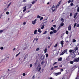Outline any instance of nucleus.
Instances as JSON below:
<instances>
[{
    "instance_id": "ddd939ff",
    "label": "nucleus",
    "mask_w": 79,
    "mask_h": 79,
    "mask_svg": "<svg viewBox=\"0 0 79 79\" xmlns=\"http://www.w3.org/2000/svg\"><path fill=\"white\" fill-rule=\"evenodd\" d=\"M47 19H45L43 21L44 23H47Z\"/></svg>"
},
{
    "instance_id": "4468645a",
    "label": "nucleus",
    "mask_w": 79,
    "mask_h": 79,
    "mask_svg": "<svg viewBox=\"0 0 79 79\" xmlns=\"http://www.w3.org/2000/svg\"><path fill=\"white\" fill-rule=\"evenodd\" d=\"M77 13H76L75 14L74 16L73 17L74 18H76V16H77Z\"/></svg>"
},
{
    "instance_id": "603ef678",
    "label": "nucleus",
    "mask_w": 79,
    "mask_h": 79,
    "mask_svg": "<svg viewBox=\"0 0 79 79\" xmlns=\"http://www.w3.org/2000/svg\"><path fill=\"white\" fill-rule=\"evenodd\" d=\"M77 12H79V7H78V8L77 9Z\"/></svg>"
},
{
    "instance_id": "aec40b11",
    "label": "nucleus",
    "mask_w": 79,
    "mask_h": 79,
    "mask_svg": "<svg viewBox=\"0 0 79 79\" xmlns=\"http://www.w3.org/2000/svg\"><path fill=\"white\" fill-rule=\"evenodd\" d=\"M70 5L71 6H73L74 5V4L73 2H71Z\"/></svg>"
},
{
    "instance_id": "6ab92c4d",
    "label": "nucleus",
    "mask_w": 79,
    "mask_h": 79,
    "mask_svg": "<svg viewBox=\"0 0 79 79\" xmlns=\"http://www.w3.org/2000/svg\"><path fill=\"white\" fill-rule=\"evenodd\" d=\"M53 31V32L54 33H56V32H57V31H56V30H54Z\"/></svg>"
},
{
    "instance_id": "ea45409f",
    "label": "nucleus",
    "mask_w": 79,
    "mask_h": 79,
    "mask_svg": "<svg viewBox=\"0 0 79 79\" xmlns=\"http://www.w3.org/2000/svg\"><path fill=\"white\" fill-rule=\"evenodd\" d=\"M44 19V17H41L40 19V21H41V20H42V19Z\"/></svg>"
},
{
    "instance_id": "e2e57ef3",
    "label": "nucleus",
    "mask_w": 79,
    "mask_h": 79,
    "mask_svg": "<svg viewBox=\"0 0 79 79\" xmlns=\"http://www.w3.org/2000/svg\"><path fill=\"white\" fill-rule=\"evenodd\" d=\"M26 47H25L23 48V50H26Z\"/></svg>"
},
{
    "instance_id": "8fccbe9b",
    "label": "nucleus",
    "mask_w": 79,
    "mask_h": 79,
    "mask_svg": "<svg viewBox=\"0 0 79 79\" xmlns=\"http://www.w3.org/2000/svg\"><path fill=\"white\" fill-rule=\"evenodd\" d=\"M72 15H73V13H71L70 14V16H72Z\"/></svg>"
},
{
    "instance_id": "9b49d317",
    "label": "nucleus",
    "mask_w": 79,
    "mask_h": 79,
    "mask_svg": "<svg viewBox=\"0 0 79 79\" xmlns=\"http://www.w3.org/2000/svg\"><path fill=\"white\" fill-rule=\"evenodd\" d=\"M73 54H74V53H75V55H76V54H77V53H76V50H74L73 52Z\"/></svg>"
},
{
    "instance_id": "20e7f679",
    "label": "nucleus",
    "mask_w": 79,
    "mask_h": 79,
    "mask_svg": "<svg viewBox=\"0 0 79 79\" xmlns=\"http://www.w3.org/2000/svg\"><path fill=\"white\" fill-rule=\"evenodd\" d=\"M61 3V1H59V2L58 3L56 6V8H58V6H59V5H60Z\"/></svg>"
},
{
    "instance_id": "5fc2aeb1",
    "label": "nucleus",
    "mask_w": 79,
    "mask_h": 79,
    "mask_svg": "<svg viewBox=\"0 0 79 79\" xmlns=\"http://www.w3.org/2000/svg\"><path fill=\"white\" fill-rule=\"evenodd\" d=\"M76 27H79V24H78Z\"/></svg>"
},
{
    "instance_id": "c03bdc74",
    "label": "nucleus",
    "mask_w": 79,
    "mask_h": 79,
    "mask_svg": "<svg viewBox=\"0 0 79 79\" xmlns=\"http://www.w3.org/2000/svg\"><path fill=\"white\" fill-rule=\"evenodd\" d=\"M11 5V2H10L8 5V6H7V8H9V6H10Z\"/></svg>"
},
{
    "instance_id": "680f3d73",
    "label": "nucleus",
    "mask_w": 79,
    "mask_h": 79,
    "mask_svg": "<svg viewBox=\"0 0 79 79\" xmlns=\"http://www.w3.org/2000/svg\"><path fill=\"white\" fill-rule=\"evenodd\" d=\"M0 79H4V77H1Z\"/></svg>"
},
{
    "instance_id": "393cba45",
    "label": "nucleus",
    "mask_w": 79,
    "mask_h": 79,
    "mask_svg": "<svg viewBox=\"0 0 79 79\" xmlns=\"http://www.w3.org/2000/svg\"><path fill=\"white\" fill-rule=\"evenodd\" d=\"M64 42V41H61L60 42V44L61 45V44H64V43H63Z\"/></svg>"
},
{
    "instance_id": "dca6fc26",
    "label": "nucleus",
    "mask_w": 79,
    "mask_h": 79,
    "mask_svg": "<svg viewBox=\"0 0 79 79\" xmlns=\"http://www.w3.org/2000/svg\"><path fill=\"white\" fill-rule=\"evenodd\" d=\"M27 56H28V54H26L24 57V59H26L27 58Z\"/></svg>"
},
{
    "instance_id": "bb28decb",
    "label": "nucleus",
    "mask_w": 79,
    "mask_h": 79,
    "mask_svg": "<svg viewBox=\"0 0 79 79\" xmlns=\"http://www.w3.org/2000/svg\"><path fill=\"white\" fill-rule=\"evenodd\" d=\"M73 43H74V42H76V40L75 39H73Z\"/></svg>"
},
{
    "instance_id": "f8f14e48",
    "label": "nucleus",
    "mask_w": 79,
    "mask_h": 79,
    "mask_svg": "<svg viewBox=\"0 0 79 79\" xmlns=\"http://www.w3.org/2000/svg\"><path fill=\"white\" fill-rule=\"evenodd\" d=\"M63 23H64V21H63L61 23V24H60V25H61V26L62 27H63V26H64V24Z\"/></svg>"
},
{
    "instance_id": "f704fd0d",
    "label": "nucleus",
    "mask_w": 79,
    "mask_h": 79,
    "mask_svg": "<svg viewBox=\"0 0 79 79\" xmlns=\"http://www.w3.org/2000/svg\"><path fill=\"white\" fill-rule=\"evenodd\" d=\"M20 52H19L18 54H17L16 56V57H17V56H18L19 55V54H20Z\"/></svg>"
},
{
    "instance_id": "f257e3e1",
    "label": "nucleus",
    "mask_w": 79,
    "mask_h": 79,
    "mask_svg": "<svg viewBox=\"0 0 79 79\" xmlns=\"http://www.w3.org/2000/svg\"><path fill=\"white\" fill-rule=\"evenodd\" d=\"M68 51V49H65L64 52H63L60 54V55H64L66 52Z\"/></svg>"
},
{
    "instance_id": "412c9836",
    "label": "nucleus",
    "mask_w": 79,
    "mask_h": 79,
    "mask_svg": "<svg viewBox=\"0 0 79 79\" xmlns=\"http://www.w3.org/2000/svg\"><path fill=\"white\" fill-rule=\"evenodd\" d=\"M38 32H40V33H41L42 32V31L40 30V29H39L38 30Z\"/></svg>"
},
{
    "instance_id": "4be33fe9",
    "label": "nucleus",
    "mask_w": 79,
    "mask_h": 79,
    "mask_svg": "<svg viewBox=\"0 0 79 79\" xmlns=\"http://www.w3.org/2000/svg\"><path fill=\"white\" fill-rule=\"evenodd\" d=\"M78 50V47H77V46L75 47V50Z\"/></svg>"
},
{
    "instance_id": "423d86ee",
    "label": "nucleus",
    "mask_w": 79,
    "mask_h": 79,
    "mask_svg": "<svg viewBox=\"0 0 79 79\" xmlns=\"http://www.w3.org/2000/svg\"><path fill=\"white\" fill-rule=\"evenodd\" d=\"M68 30L69 31H71V25L70 24L68 27Z\"/></svg>"
},
{
    "instance_id": "c85d7f7f",
    "label": "nucleus",
    "mask_w": 79,
    "mask_h": 79,
    "mask_svg": "<svg viewBox=\"0 0 79 79\" xmlns=\"http://www.w3.org/2000/svg\"><path fill=\"white\" fill-rule=\"evenodd\" d=\"M39 50H40V49H39V48H38L36 49L35 50H36V51H39Z\"/></svg>"
},
{
    "instance_id": "338daca9",
    "label": "nucleus",
    "mask_w": 79,
    "mask_h": 79,
    "mask_svg": "<svg viewBox=\"0 0 79 79\" xmlns=\"http://www.w3.org/2000/svg\"><path fill=\"white\" fill-rule=\"evenodd\" d=\"M58 66H54V68H58Z\"/></svg>"
},
{
    "instance_id": "7c9ffc66",
    "label": "nucleus",
    "mask_w": 79,
    "mask_h": 79,
    "mask_svg": "<svg viewBox=\"0 0 79 79\" xmlns=\"http://www.w3.org/2000/svg\"><path fill=\"white\" fill-rule=\"evenodd\" d=\"M47 31H46L44 32L43 34H47Z\"/></svg>"
},
{
    "instance_id": "a18cd8bd",
    "label": "nucleus",
    "mask_w": 79,
    "mask_h": 79,
    "mask_svg": "<svg viewBox=\"0 0 79 79\" xmlns=\"http://www.w3.org/2000/svg\"><path fill=\"white\" fill-rule=\"evenodd\" d=\"M60 27H61V26H59V27H58V29H57V31H59V29H60Z\"/></svg>"
},
{
    "instance_id": "a19ab883",
    "label": "nucleus",
    "mask_w": 79,
    "mask_h": 79,
    "mask_svg": "<svg viewBox=\"0 0 79 79\" xmlns=\"http://www.w3.org/2000/svg\"><path fill=\"white\" fill-rule=\"evenodd\" d=\"M23 76H26V73H23Z\"/></svg>"
},
{
    "instance_id": "37998d69",
    "label": "nucleus",
    "mask_w": 79,
    "mask_h": 79,
    "mask_svg": "<svg viewBox=\"0 0 79 79\" xmlns=\"http://www.w3.org/2000/svg\"><path fill=\"white\" fill-rule=\"evenodd\" d=\"M36 40V41H37V40H38V38H36V39L34 38V40Z\"/></svg>"
},
{
    "instance_id": "473e14b6",
    "label": "nucleus",
    "mask_w": 79,
    "mask_h": 79,
    "mask_svg": "<svg viewBox=\"0 0 79 79\" xmlns=\"http://www.w3.org/2000/svg\"><path fill=\"white\" fill-rule=\"evenodd\" d=\"M57 45H58V44H55V45L54 46V47H55V48L56 47H57Z\"/></svg>"
},
{
    "instance_id": "0e129e2a",
    "label": "nucleus",
    "mask_w": 79,
    "mask_h": 79,
    "mask_svg": "<svg viewBox=\"0 0 79 79\" xmlns=\"http://www.w3.org/2000/svg\"><path fill=\"white\" fill-rule=\"evenodd\" d=\"M54 27H56V25H54L53 26Z\"/></svg>"
},
{
    "instance_id": "774afa93",
    "label": "nucleus",
    "mask_w": 79,
    "mask_h": 79,
    "mask_svg": "<svg viewBox=\"0 0 79 79\" xmlns=\"http://www.w3.org/2000/svg\"><path fill=\"white\" fill-rule=\"evenodd\" d=\"M41 64H44V62H42L41 63Z\"/></svg>"
},
{
    "instance_id": "e433bc0d",
    "label": "nucleus",
    "mask_w": 79,
    "mask_h": 79,
    "mask_svg": "<svg viewBox=\"0 0 79 79\" xmlns=\"http://www.w3.org/2000/svg\"><path fill=\"white\" fill-rule=\"evenodd\" d=\"M3 32V30H0V34H1L2 32Z\"/></svg>"
},
{
    "instance_id": "6e6d98bb",
    "label": "nucleus",
    "mask_w": 79,
    "mask_h": 79,
    "mask_svg": "<svg viewBox=\"0 0 79 79\" xmlns=\"http://www.w3.org/2000/svg\"><path fill=\"white\" fill-rule=\"evenodd\" d=\"M62 57H60L58 59V60H62Z\"/></svg>"
},
{
    "instance_id": "3c124183",
    "label": "nucleus",
    "mask_w": 79,
    "mask_h": 79,
    "mask_svg": "<svg viewBox=\"0 0 79 79\" xmlns=\"http://www.w3.org/2000/svg\"><path fill=\"white\" fill-rule=\"evenodd\" d=\"M0 49L1 50H3V47H1L0 48Z\"/></svg>"
},
{
    "instance_id": "f03ea898",
    "label": "nucleus",
    "mask_w": 79,
    "mask_h": 79,
    "mask_svg": "<svg viewBox=\"0 0 79 79\" xmlns=\"http://www.w3.org/2000/svg\"><path fill=\"white\" fill-rule=\"evenodd\" d=\"M55 6H53L52 7V12H54L55 10Z\"/></svg>"
},
{
    "instance_id": "4c0bfd02",
    "label": "nucleus",
    "mask_w": 79,
    "mask_h": 79,
    "mask_svg": "<svg viewBox=\"0 0 79 79\" xmlns=\"http://www.w3.org/2000/svg\"><path fill=\"white\" fill-rule=\"evenodd\" d=\"M53 32L52 31H51L50 32V34L52 35V34H53Z\"/></svg>"
},
{
    "instance_id": "72a5a7b5",
    "label": "nucleus",
    "mask_w": 79,
    "mask_h": 79,
    "mask_svg": "<svg viewBox=\"0 0 79 79\" xmlns=\"http://www.w3.org/2000/svg\"><path fill=\"white\" fill-rule=\"evenodd\" d=\"M71 0H69L68 2V3H71Z\"/></svg>"
},
{
    "instance_id": "49530a36",
    "label": "nucleus",
    "mask_w": 79,
    "mask_h": 79,
    "mask_svg": "<svg viewBox=\"0 0 79 79\" xmlns=\"http://www.w3.org/2000/svg\"><path fill=\"white\" fill-rule=\"evenodd\" d=\"M61 20L62 21H64V19H63V18H61Z\"/></svg>"
},
{
    "instance_id": "bf43d9fd",
    "label": "nucleus",
    "mask_w": 79,
    "mask_h": 79,
    "mask_svg": "<svg viewBox=\"0 0 79 79\" xmlns=\"http://www.w3.org/2000/svg\"><path fill=\"white\" fill-rule=\"evenodd\" d=\"M32 79H34L35 78V76L34 75L33 77H32Z\"/></svg>"
},
{
    "instance_id": "2eb2a0df",
    "label": "nucleus",
    "mask_w": 79,
    "mask_h": 79,
    "mask_svg": "<svg viewBox=\"0 0 79 79\" xmlns=\"http://www.w3.org/2000/svg\"><path fill=\"white\" fill-rule=\"evenodd\" d=\"M70 58H71L70 56H68L66 58V60H70Z\"/></svg>"
},
{
    "instance_id": "6e6552de",
    "label": "nucleus",
    "mask_w": 79,
    "mask_h": 79,
    "mask_svg": "<svg viewBox=\"0 0 79 79\" xmlns=\"http://www.w3.org/2000/svg\"><path fill=\"white\" fill-rule=\"evenodd\" d=\"M44 58H45V56L43 55H42V56L40 57L41 60H44Z\"/></svg>"
},
{
    "instance_id": "0eeeda50",
    "label": "nucleus",
    "mask_w": 79,
    "mask_h": 79,
    "mask_svg": "<svg viewBox=\"0 0 79 79\" xmlns=\"http://www.w3.org/2000/svg\"><path fill=\"white\" fill-rule=\"evenodd\" d=\"M37 21V19H35V20L33 21L32 22V23L34 25L35 24V23H36V21Z\"/></svg>"
},
{
    "instance_id": "13d9d810",
    "label": "nucleus",
    "mask_w": 79,
    "mask_h": 79,
    "mask_svg": "<svg viewBox=\"0 0 79 79\" xmlns=\"http://www.w3.org/2000/svg\"><path fill=\"white\" fill-rule=\"evenodd\" d=\"M64 71L63 69H60V71H61V72L62 71Z\"/></svg>"
},
{
    "instance_id": "5701e85b",
    "label": "nucleus",
    "mask_w": 79,
    "mask_h": 79,
    "mask_svg": "<svg viewBox=\"0 0 79 79\" xmlns=\"http://www.w3.org/2000/svg\"><path fill=\"white\" fill-rule=\"evenodd\" d=\"M76 25H77V23H75L73 26L74 28H75V27H76Z\"/></svg>"
},
{
    "instance_id": "39448f33",
    "label": "nucleus",
    "mask_w": 79,
    "mask_h": 79,
    "mask_svg": "<svg viewBox=\"0 0 79 79\" xmlns=\"http://www.w3.org/2000/svg\"><path fill=\"white\" fill-rule=\"evenodd\" d=\"M61 72H60L57 73H54L55 74L56 76H57L60 75V74H61Z\"/></svg>"
},
{
    "instance_id": "2f4dec72",
    "label": "nucleus",
    "mask_w": 79,
    "mask_h": 79,
    "mask_svg": "<svg viewBox=\"0 0 79 79\" xmlns=\"http://www.w3.org/2000/svg\"><path fill=\"white\" fill-rule=\"evenodd\" d=\"M51 30L52 31H53L54 30V28L53 27H51Z\"/></svg>"
},
{
    "instance_id": "1a4fd4ad",
    "label": "nucleus",
    "mask_w": 79,
    "mask_h": 79,
    "mask_svg": "<svg viewBox=\"0 0 79 79\" xmlns=\"http://www.w3.org/2000/svg\"><path fill=\"white\" fill-rule=\"evenodd\" d=\"M41 25H42V27H41V29H43L44 28V27H45V25L43 23H42Z\"/></svg>"
},
{
    "instance_id": "09e8293b",
    "label": "nucleus",
    "mask_w": 79,
    "mask_h": 79,
    "mask_svg": "<svg viewBox=\"0 0 79 79\" xmlns=\"http://www.w3.org/2000/svg\"><path fill=\"white\" fill-rule=\"evenodd\" d=\"M32 66H33V65H32V64H30V67H32Z\"/></svg>"
},
{
    "instance_id": "c756f323",
    "label": "nucleus",
    "mask_w": 79,
    "mask_h": 79,
    "mask_svg": "<svg viewBox=\"0 0 79 79\" xmlns=\"http://www.w3.org/2000/svg\"><path fill=\"white\" fill-rule=\"evenodd\" d=\"M37 18H41V17L39 15H38L37 16Z\"/></svg>"
},
{
    "instance_id": "79ce46f5",
    "label": "nucleus",
    "mask_w": 79,
    "mask_h": 79,
    "mask_svg": "<svg viewBox=\"0 0 79 79\" xmlns=\"http://www.w3.org/2000/svg\"><path fill=\"white\" fill-rule=\"evenodd\" d=\"M73 63H74V62H73V61H71L70 62V64H73Z\"/></svg>"
},
{
    "instance_id": "de8ad7c7",
    "label": "nucleus",
    "mask_w": 79,
    "mask_h": 79,
    "mask_svg": "<svg viewBox=\"0 0 79 79\" xmlns=\"http://www.w3.org/2000/svg\"><path fill=\"white\" fill-rule=\"evenodd\" d=\"M46 57H48V54H46Z\"/></svg>"
},
{
    "instance_id": "a211bd4d",
    "label": "nucleus",
    "mask_w": 79,
    "mask_h": 79,
    "mask_svg": "<svg viewBox=\"0 0 79 79\" xmlns=\"http://www.w3.org/2000/svg\"><path fill=\"white\" fill-rule=\"evenodd\" d=\"M36 2H37V0H36L35 1H33L32 3V5H34V3H36Z\"/></svg>"
},
{
    "instance_id": "9d476101",
    "label": "nucleus",
    "mask_w": 79,
    "mask_h": 79,
    "mask_svg": "<svg viewBox=\"0 0 79 79\" xmlns=\"http://www.w3.org/2000/svg\"><path fill=\"white\" fill-rule=\"evenodd\" d=\"M27 7V6H26L25 7H23V8L24 9V10H23V12H24L25 11H26V7Z\"/></svg>"
},
{
    "instance_id": "4d7b16f0",
    "label": "nucleus",
    "mask_w": 79,
    "mask_h": 79,
    "mask_svg": "<svg viewBox=\"0 0 79 79\" xmlns=\"http://www.w3.org/2000/svg\"><path fill=\"white\" fill-rule=\"evenodd\" d=\"M6 15H9V12L7 11L6 12Z\"/></svg>"
},
{
    "instance_id": "864d4df0",
    "label": "nucleus",
    "mask_w": 79,
    "mask_h": 79,
    "mask_svg": "<svg viewBox=\"0 0 79 79\" xmlns=\"http://www.w3.org/2000/svg\"><path fill=\"white\" fill-rule=\"evenodd\" d=\"M26 22H24L23 23V25H26Z\"/></svg>"
},
{
    "instance_id": "cd10ccee",
    "label": "nucleus",
    "mask_w": 79,
    "mask_h": 79,
    "mask_svg": "<svg viewBox=\"0 0 79 79\" xmlns=\"http://www.w3.org/2000/svg\"><path fill=\"white\" fill-rule=\"evenodd\" d=\"M8 9L7 8H6L4 10V11H6L7 10V9Z\"/></svg>"
},
{
    "instance_id": "a878e982",
    "label": "nucleus",
    "mask_w": 79,
    "mask_h": 79,
    "mask_svg": "<svg viewBox=\"0 0 79 79\" xmlns=\"http://www.w3.org/2000/svg\"><path fill=\"white\" fill-rule=\"evenodd\" d=\"M78 60H74V61L75 63H77V62H78Z\"/></svg>"
},
{
    "instance_id": "58836bf2",
    "label": "nucleus",
    "mask_w": 79,
    "mask_h": 79,
    "mask_svg": "<svg viewBox=\"0 0 79 79\" xmlns=\"http://www.w3.org/2000/svg\"><path fill=\"white\" fill-rule=\"evenodd\" d=\"M44 53H47V48H45L44 49Z\"/></svg>"
},
{
    "instance_id": "7ed1b4c3",
    "label": "nucleus",
    "mask_w": 79,
    "mask_h": 79,
    "mask_svg": "<svg viewBox=\"0 0 79 79\" xmlns=\"http://www.w3.org/2000/svg\"><path fill=\"white\" fill-rule=\"evenodd\" d=\"M39 69L38 70L39 72H40V70H41V67H40V64H39L38 65L37 69Z\"/></svg>"
},
{
    "instance_id": "b1692460",
    "label": "nucleus",
    "mask_w": 79,
    "mask_h": 79,
    "mask_svg": "<svg viewBox=\"0 0 79 79\" xmlns=\"http://www.w3.org/2000/svg\"><path fill=\"white\" fill-rule=\"evenodd\" d=\"M73 50L72 49H70L69 50V52H70V53H72V52H73Z\"/></svg>"
},
{
    "instance_id": "052dcab7",
    "label": "nucleus",
    "mask_w": 79,
    "mask_h": 79,
    "mask_svg": "<svg viewBox=\"0 0 79 79\" xmlns=\"http://www.w3.org/2000/svg\"><path fill=\"white\" fill-rule=\"evenodd\" d=\"M23 2H26V0H23Z\"/></svg>"
},
{
    "instance_id": "f3484780",
    "label": "nucleus",
    "mask_w": 79,
    "mask_h": 79,
    "mask_svg": "<svg viewBox=\"0 0 79 79\" xmlns=\"http://www.w3.org/2000/svg\"><path fill=\"white\" fill-rule=\"evenodd\" d=\"M37 32V30H35L34 31V34H36Z\"/></svg>"
},
{
    "instance_id": "c9c22d12",
    "label": "nucleus",
    "mask_w": 79,
    "mask_h": 79,
    "mask_svg": "<svg viewBox=\"0 0 79 79\" xmlns=\"http://www.w3.org/2000/svg\"><path fill=\"white\" fill-rule=\"evenodd\" d=\"M68 33H69V31H66V34L67 35L68 34Z\"/></svg>"
},
{
    "instance_id": "69168bd1",
    "label": "nucleus",
    "mask_w": 79,
    "mask_h": 79,
    "mask_svg": "<svg viewBox=\"0 0 79 79\" xmlns=\"http://www.w3.org/2000/svg\"><path fill=\"white\" fill-rule=\"evenodd\" d=\"M57 63V62H55L54 64H56Z\"/></svg>"
}]
</instances>
